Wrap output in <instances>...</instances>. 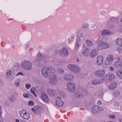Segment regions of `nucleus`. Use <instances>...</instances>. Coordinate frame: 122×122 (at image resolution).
I'll list each match as a JSON object with an SVG mask.
<instances>
[{
  "instance_id": "1",
  "label": "nucleus",
  "mask_w": 122,
  "mask_h": 122,
  "mask_svg": "<svg viewBox=\"0 0 122 122\" xmlns=\"http://www.w3.org/2000/svg\"><path fill=\"white\" fill-rule=\"evenodd\" d=\"M55 68L52 66L49 67L44 66L41 70L42 74L44 78L49 79V77L50 76L51 79L49 83L53 85H55L57 83V78L55 75L51 74L55 73Z\"/></svg>"
},
{
  "instance_id": "2",
  "label": "nucleus",
  "mask_w": 122,
  "mask_h": 122,
  "mask_svg": "<svg viewBox=\"0 0 122 122\" xmlns=\"http://www.w3.org/2000/svg\"><path fill=\"white\" fill-rule=\"evenodd\" d=\"M20 116L23 119L28 120L30 117V113L26 110L23 109L19 112Z\"/></svg>"
},
{
  "instance_id": "3",
  "label": "nucleus",
  "mask_w": 122,
  "mask_h": 122,
  "mask_svg": "<svg viewBox=\"0 0 122 122\" xmlns=\"http://www.w3.org/2000/svg\"><path fill=\"white\" fill-rule=\"evenodd\" d=\"M115 78V76L113 74L109 73L105 75L102 79L104 81H111Z\"/></svg>"
},
{
  "instance_id": "4",
  "label": "nucleus",
  "mask_w": 122,
  "mask_h": 122,
  "mask_svg": "<svg viewBox=\"0 0 122 122\" xmlns=\"http://www.w3.org/2000/svg\"><path fill=\"white\" fill-rule=\"evenodd\" d=\"M22 67L27 70H30L32 68L31 64L29 61H24L21 64Z\"/></svg>"
},
{
  "instance_id": "5",
  "label": "nucleus",
  "mask_w": 122,
  "mask_h": 122,
  "mask_svg": "<svg viewBox=\"0 0 122 122\" xmlns=\"http://www.w3.org/2000/svg\"><path fill=\"white\" fill-rule=\"evenodd\" d=\"M103 110L102 107L98 106H93L92 108V112L93 114L99 113Z\"/></svg>"
},
{
  "instance_id": "6",
  "label": "nucleus",
  "mask_w": 122,
  "mask_h": 122,
  "mask_svg": "<svg viewBox=\"0 0 122 122\" xmlns=\"http://www.w3.org/2000/svg\"><path fill=\"white\" fill-rule=\"evenodd\" d=\"M105 71L104 69H102L97 70L94 73L95 76L99 78H101L104 75Z\"/></svg>"
},
{
  "instance_id": "7",
  "label": "nucleus",
  "mask_w": 122,
  "mask_h": 122,
  "mask_svg": "<svg viewBox=\"0 0 122 122\" xmlns=\"http://www.w3.org/2000/svg\"><path fill=\"white\" fill-rule=\"evenodd\" d=\"M67 86L69 90L71 92H74L75 87L74 83L73 82H68L67 83Z\"/></svg>"
},
{
  "instance_id": "8",
  "label": "nucleus",
  "mask_w": 122,
  "mask_h": 122,
  "mask_svg": "<svg viewBox=\"0 0 122 122\" xmlns=\"http://www.w3.org/2000/svg\"><path fill=\"white\" fill-rule=\"evenodd\" d=\"M114 59V58L112 56L110 55L106 57L105 61L108 65V64H111L112 63Z\"/></svg>"
},
{
  "instance_id": "9",
  "label": "nucleus",
  "mask_w": 122,
  "mask_h": 122,
  "mask_svg": "<svg viewBox=\"0 0 122 122\" xmlns=\"http://www.w3.org/2000/svg\"><path fill=\"white\" fill-rule=\"evenodd\" d=\"M74 77L73 75L68 74L63 76V79L65 81H71L73 79Z\"/></svg>"
},
{
  "instance_id": "10",
  "label": "nucleus",
  "mask_w": 122,
  "mask_h": 122,
  "mask_svg": "<svg viewBox=\"0 0 122 122\" xmlns=\"http://www.w3.org/2000/svg\"><path fill=\"white\" fill-rule=\"evenodd\" d=\"M47 92L50 96H53L56 94V91L54 89L49 88L47 89Z\"/></svg>"
},
{
  "instance_id": "11",
  "label": "nucleus",
  "mask_w": 122,
  "mask_h": 122,
  "mask_svg": "<svg viewBox=\"0 0 122 122\" xmlns=\"http://www.w3.org/2000/svg\"><path fill=\"white\" fill-rule=\"evenodd\" d=\"M41 107L39 106H37L31 109L32 111L36 114H40L41 112Z\"/></svg>"
},
{
  "instance_id": "12",
  "label": "nucleus",
  "mask_w": 122,
  "mask_h": 122,
  "mask_svg": "<svg viewBox=\"0 0 122 122\" xmlns=\"http://www.w3.org/2000/svg\"><path fill=\"white\" fill-rule=\"evenodd\" d=\"M103 60V57L102 55L98 56L97 60V62L98 65H101L102 63Z\"/></svg>"
},
{
  "instance_id": "13",
  "label": "nucleus",
  "mask_w": 122,
  "mask_h": 122,
  "mask_svg": "<svg viewBox=\"0 0 122 122\" xmlns=\"http://www.w3.org/2000/svg\"><path fill=\"white\" fill-rule=\"evenodd\" d=\"M41 99L45 102H48L49 99L47 94L45 93H43L41 95Z\"/></svg>"
},
{
  "instance_id": "14",
  "label": "nucleus",
  "mask_w": 122,
  "mask_h": 122,
  "mask_svg": "<svg viewBox=\"0 0 122 122\" xmlns=\"http://www.w3.org/2000/svg\"><path fill=\"white\" fill-rule=\"evenodd\" d=\"M118 19L117 17H112L110 19L107 23L108 24H109L112 23L117 22L118 21Z\"/></svg>"
},
{
  "instance_id": "15",
  "label": "nucleus",
  "mask_w": 122,
  "mask_h": 122,
  "mask_svg": "<svg viewBox=\"0 0 122 122\" xmlns=\"http://www.w3.org/2000/svg\"><path fill=\"white\" fill-rule=\"evenodd\" d=\"M60 98H57L56 101V104L58 107H61L63 106V102L62 101Z\"/></svg>"
},
{
  "instance_id": "16",
  "label": "nucleus",
  "mask_w": 122,
  "mask_h": 122,
  "mask_svg": "<svg viewBox=\"0 0 122 122\" xmlns=\"http://www.w3.org/2000/svg\"><path fill=\"white\" fill-rule=\"evenodd\" d=\"M98 53V50L97 49H95L92 50L90 54L91 57H93L97 56Z\"/></svg>"
},
{
  "instance_id": "17",
  "label": "nucleus",
  "mask_w": 122,
  "mask_h": 122,
  "mask_svg": "<svg viewBox=\"0 0 122 122\" xmlns=\"http://www.w3.org/2000/svg\"><path fill=\"white\" fill-rule=\"evenodd\" d=\"M102 82V80H99L97 79H95L92 81V83L93 84L96 85L101 83Z\"/></svg>"
},
{
  "instance_id": "18",
  "label": "nucleus",
  "mask_w": 122,
  "mask_h": 122,
  "mask_svg": "<svg viewBox=\"0 0 122 122\" xmlns=\"http://www.w3.org/2000/svg\"><path fill=\"white\" fill-rule=\"evenodd\" d=\"M103 44H102V41H100L98 43L97 49L99 50L104 49V46H103Z\"/></svg>"
},
{
  "instance_id": "19",
  "label": "nucleus",
  "mask_w": 122,
  "mask_h": 122,
  "mask_svg": "<svg viewBox=\"0 0 122 122\" xmlns=\"http://www.w3.org/2000/svg\"><path fill=\"white\" fill-rule=\"evenodd\" d=\"M12 71L11 70H8L7 71L6 73L7 74V79L10 80L12 78V76L11 75Z\"/></svg>"
},
{
  "instance_id": "20",
  "label": "nucleus",
  "mask_w": 122,
  "mask_h": 122,
  "mask_svg": "<svg viewBox=\"0 0 122 122\" xmlns=\"http://www.w3.org/2000/svg\"><path fill=\"white\" fill-rule=\"evenodd\" d=\"M73 70H72V72L75 73H78L80 71V67L77 66L75 65Z\"/></svg>"
},
{
  "instance_id": "21",
  "label": "nucleus",
  "mask_w": 122,
  "mask_h": 122,
  "mask_svg": "<svg viewBox=\"0 0 122 122\" xmlns=\"http://www.w3.org/2000/svg\"><path fill=\"white\" fill-rule=\"evenodd\" d=\"M117 84L115 82H113L109 86L108 88L110 90H114L117 86Z\"/></svg>"
},
{
  "instance_id": "22",
  "label": "nucleus",
  "mask_w": 122,
  "mask_h": 122,
  "mask_svg": "<svg viewBox=\"0 0 122 122\" xmlns=\"http://www.w3.org/2000/svg\"><path fill=\"white\" fill-rule=\"evenodd\" d=\"M62 52L64 56H68V51L66 47H64L62 48Z\"/></svg>"
},
{
  "instance_id": "23",
  "label": "nucleus",
  "mask_w": 122,
  "mask_h": 122,
  "mask_svg": "<svg viewBox=\"0 0 122 122\" xmlns=\"http://www.w3.org/2000/svg\"><path fill=\"white\" fill-rule=\"evenodd\" d=\"M65 97L66 95L63 92H61L59 93L57 98L62 99L65 98Z\"/></svg>"
},
{
  "instance_id": "24",
  "label": "nucleus",
  "mask_w": 122,
  "mask_h": 122,
  "mask_svg": "<svg viewBox=\"0 0 122 122\" xmlns=\"http://www.w3.org/2000/svg\"><path fill=\"white\" fill-rule=\"evenodd\" d=\"M116 75L120 78L122 80V70H119L117 71Z\"/></svg>"
},
{
  "instance_id": "25",
  "label": "nucleus",
  "mask_w": 122,
  "mask_h": 122,
  "mask_svg": "<svg viewBox=\"0 0 122 122\" xmlns=\"http://www.w3.org/2000/svg\"><path fill=\"white\" fill-rule=\"evenodd\" d=\"M101 34L103 36H107L110 34V32L107 30H106L102 31Z\"/></svg>"
},
{
  "instance_id": "26",
  "label": "nucleus",
  "mask_w": 122,
  "mask_h": 122,
  "mask_svg": "<svg viewBox=\"0 0 122 122\" xmlns=\"http://www.w3.org/2000/svg\"><path fill=\"white\" fill-rule=\"evenodd\" d=\"M115 43L117 45L121 46L122 45V39L121 38H118L116 40Z\"/></svg>"
},
{
  "instance_id": "27",
  "label": "nucleus",
  "mask_w": 122,
  "mask_h": 122,
  "mask_svg": "<svg viewBox=\"0 0 122 122\" xmlns=\"http://www.w3.org/2000/svg\"><path fill=\"white\" fill-rule=\"evenodd\" d=\"M122 63V62L121 61H116L113 63V64L115 66L119 67L121 66Z\"/></svg>"
},
{
  "instance_id": "28",
  "label": "nucleus",
  "mask_w": 122,
  "mask_h": 122,
  "mask_svg": "<svg viewBox=\"0 0 122 122\" xmlns=\"http://www.w3.org/2000/svg\"><path fill=\"white\" fill-rule=\"evenodd\" d=\"M75 65L74 64H69L68 66V68L72 72V70H73Z\"/></svg>"
},
{
  "instance_id": "29",
  "label": "nucleus",
  "mask_w": 122,
  "mask_h": 122,
  "mask_svg": "<svg viewBox=\"0 0 122 122\" xmlns=\"http://www.w3.org/2000/svg\"><path fill=\"white\" fill-rule=\"evenodd\" d=\"M102 44H103V46H104V49L108 48L109 47V45L107 43L102 41Z\"/></svg>"
},
{
  "instance_id": "30",
  "label": "nucleus",
  "mask_w": 122,
  "mask_h": 122,
  "mask_svg": "<svg viewBox=\"0 0 122 122\" xmlns=\"http://www.w3.org/2000/svg\"><path fill=\"white\" fill-rule=\"evenodd\" d=\"M90 50L88 48H86L84 50V56H87L89 54Z\"/></svg>"
},
{
  "instance_id": "31",
  "label": "nucleus",
  "mask_w": 122,
  "mask_h": 122,
  "mask_svg": "<svg viewBox=\"0 0 122 122\" xmlns=\"http://www.w3.org/2000/svg\"><path fill=\"white\" fill-rule=\"evenodd\" d=\"M35 87H32L30 90V91L32 93L34 94L35 97H36L37 96V95L35 92Z\"/></svg>"
},
{
  "instance_id": "32",
  "label": "nucleus",
  "mask_w": 122,
  "mask_h": 122,
  "mask_svg": "<svg viewBox=\"0 0 122 122\" xmlns=\"http://www.w3.org/2000/svg\"><path fill=\"white\" fill-rule=\"evenodd\" d=\"M75 96L76 97L80 98L82 97H83V95L81 93L78 92L76 94Z\"/></svg>"
},
{
  "instance_id": "33",
  "label": "nucleus",
  "mask_w": 122,
  "mask_h": 122,
  "mask_svg": "<svg viewBox=\"0 0 122 122\" xmlns=\"http://www.w3.org/2000/svg\"><path fill=\"white\" fill-rule=\"evenodd\" d=\"M113 94L115 96L117 97L120 95V92L118 91H115L113 92Z\"/></svg>"
},
{
  "instance_id": "34",
  "label": "nucleus",
  "mask_w": 122,
  "mask_h": 122,
  "mask_svg": "<svg viewBox=\"0 0 122 122\" xmlns=\"http://www.w3.org/2000/svg\"><path fill=\"white\" fill-rule=\"evenodd\" d=\"M15 97L14 96H10L9 98V100L12 102H14L15 100Z\"/></svg>"
},
{
  "instance_id": "35",
  "label": "nucleus",
  "mask_w": 122,
  "mask_h": 122,
  "mask_svg": "<svg viewBox=\"0 0 122 122\" xmlns=\"http://www.w3.org/2000/svg\"><path fill=\"white\" fill-rule=\"evenodd\" d=\"M86 42L87 45L89 46H92L93 44L92 43L91 41L89 40H86Z\"/></svg>"
},
{
  "instance_id": "36",
  "label": "nucleus",
  "mask_w": 122,
  "mask_h": 122,
  "mask_svg": "<svg viewBox=\"0 0 122 122\" xmlns=\"http://www.w3.org/2000/svg\"><path fill=\"white\" fill-rule=\"evenodd\" d=\"M20 80L19 79H17L15 81V86L17 87L19 86H20Z\"/></svg>"
},
{
  "instance_id": "37",
  "label": "nucleus",
  "mask_w": 122,
  "mask_h": 122,
  "mask_svg": "<svg viewBox=\"0 0 122 122\" xmlns=\"http://www.w3.org/2000/svg\"><path fill=\"white\" fill-rule=\"evenodd\" d=\"M58 72L61 74H63L64 72L63 70L61 68H59L58 70Z\"/></svg>"
},
{
  "instance_id": "38",
  "label": "nucleus",
  "mask_w": 122,
  "mask_h": 122,
  "mask_svg": "<svg viewBox=\"0 0 122 122\" xmlns=\"http://www.w3.org/2000/svg\"><path fill=\"white\" fill-rule=\"evenodd\" d=\"M79 43L78 42H76L75 43V49L77 50L79 47Z\"/></svg>"
},
{
  "instance_id": "39",
  "label": "nucleus",
  "mask_w": 122,
  "mask_h": 122,
  "mask_svg": "<svg viewBox=\"0 0 122 122\" xmlns=\"http://www.w3.org/2000/svg\"><path fill=\"white\" fill-rule=\"evenodd\" d=\"M37 55L38 57L36 58L35 59V61L36 62H37L39 61L40 58V57L41 56V54H39Z\"/></svg>"
},
{
  "instance_id": "40",
  "label": "nucleus",
  "mask_w": 122,
  "mask_h": 122,
  "mask_svg": "<svg viewBox=\"0 0 122 122\" xmlns=\"http://www.w3.org/2000/svg\"><path fill=\"white\" fill-rule=\"evenodd\" d=\"M37 89L38 90V92H41L43 91L42 88L40 86H37Z\"/></svg>"
},
{
  "instance_id": "41",
  "label": "nucleus",
  "mask_w": 122,
  "mask_h": 122,
  "mask_svg": "<svg viewBox=\"0 0 122 122\" xmlns=\"http://www.w3.org/2000/svg\"><path fill=\"white\" fill-rule=\"evenodd\" d=\"M89 24L88 23L85 22L84 23V28H88L89 26Z\"/></svg>"
},
{
  "instance_id": "42",
  "label": "nucleus",
  "mask_w": 122,
  "mask_h": 122,
  "mask_svg": "<svg viewBox=\"0 0 122 122\" xmlns=\"http://www.w3.org/2000/svg\"><path fill=\"white\" fill-rule=\"evenodd\" d=\"M28 104L31 106H33L34 105V103L33 101H29L28 102Z\"/></svg>"
},
{
  "instance_id": "43",
  "label": "nucleus",
  "mask_w": 122,
  "mask_h": 122,
  "mask_svg": "<svg viewBox=\"0 0 122 122\" xmlns=\"http://www.w3.org/2000/svg\"><path fill=\"white\" fill-rule=\"evenodd\" d=\"M29 94L28 93L24 94L23 95L24 97L25 98H29Z\"/></svg>"
},
{
  "instance_id": "44",
  "label": "nucleus",
  "mask_w": 122,
  "mask_h": 122,
  "mask_svg": "<svg viewBox=\"0 0 122 122\" xmlns=\"http://www.w3.org/2000/svg\"><path fill=\"white\" fill-rule=\"evenodd\" d=\"M25 86L27 89H29L31 87V85L30 84H26Z\"/></svg>"
},
{
  "instance_id": "45",
  "label": "nucleus",
  "mask_w": 122,
  "mask_h": 122,
  "mask_svg": "<svg viewBox=\"0 0 122 122\" xmlns=\"http://www.w3.org/2000/svg\"><path fill=\"white\" fill-rule=\"evenodd\" d=\"M109 116L110 118L112 119H113L115 118V115H109Z\"/></svg>"
},
{
  "instance_id": "46",
  "label": "nucleus",
  "mask_w": 122,
  "mask_h": 122,
  "mask_svg": "<svg viewBox=\"0 0 122 122\" xmlns=\"http://www.w3.org/2000/svg\"><path fill=\"white\" fill-rule=\"evenodd\" d=\"M80 36L81 39V41L83 40H84L83 37H84V35L83 33L80 34Z\"/></svg>"
},
{
  "instance_id": "47",
  "label": "nucleus",
  "mask_w": 122,
  "mask_h": 122,
  "mask_svg": "<svg viewBox=\"0 0 122 122\" xmlns=\"http://www.w3.org/2000/svg\"><path fill=\"white\" fill-rule=\"evenodd\" d=\"M4 85V83L0 79V86H3Z\"/></svg>"
},
{
  "instance_id": "48",
  "label": "nucleus",
  "mask_w": 122,
  "mask_h": 122,
  "mask_svg": "<svg viewBox=\"0 0 122 122\" xmlns=\"http://www.w3.org/2000/svg\"><path fill=\"white\" fill-rule=\"evenodd\" d=\"M115 60H117L116 61H121V59L119 58L118 57H115Z\"/></svg>"
},
{
  "instance_id": "49",
  "label": "nucleus",
  "mask_w": 122,
  "mask_h": 122,
  "mask_svg": "<svg viewBox=\"0 0 122 122\" xmlns=\"http://www.w3.org/2000/svg\"><path fill=\"white\" fill-rule=\"evenodd\" d=\"M81 40V39L79 36H77L76 38V40L77 41H80Z\"/></svg>"
},
{
  "instance_id": "50",
  "label": "nucleus",
  "mask_w": 122,
  "mask_h": 122,
  "mask_svg": "<svg viewBox=\"0 0 122 122\" xmlns=\"http://www.w3.org/2000/svg\"><path fill=\"white\" fill-rule=\"evenodd\" d=\"M109 70L110 71H113L114 70V69L113 67L111 66L109 68Z\"/></svg>"
},
{
  "instance_id": "51",
  "label": "nucleus",
  "mask_w": 122,
  "mask_h": 122,
  "mask_svg": "<svg viewBox=\"0 0 122 122\" xmlns=\"http://www.w3.org/2000/svg\"><path fill=\"white\" fill-rule=\"evenodd\" d=\"M23 75V76L24 75V74H23L21 72H19L18 74H16V76H17L18 75Z\"/></svg>"
},
{
  "instance_id": "52",
  "label": "nucleus",
  "mask_w": 122,
  "mask_h": 122,
  "mask_svg": "<svg viewBox=\"0 0 122 122\" xmlns=\"http://www.w3.org/2000/svg\"><path fill=\"white\" fill-rule=\"evenodd\" d=\"M118 104L117 102H115L114 103V106L115 107H117L118 106Z\"/></svg>"
},
{
  "instance_id": "53",
  "label": "nucleus",
  "mask_w": 122,
  "mask_h": 122,
  "mask_svg": "<svg viewBox=\"0 0 122 122\" xmlns=\"http://www.w3.org/2000/svg\"><path fill=\"white\" fill-rule=\"evenodd\" d=\"M97 104L98 105H100L102 104V102L101 101L99 100L97 101Z\"/></svg>"
},
{
  "instance_id": "54",
  "label": "nucleus",
  "mask_w": 122,
  "mask_h": 122,
  "mask_svg": "<svg viewBox=\"0 0 122 122\" xmlns=\"http://www.w3.org/2000/svg\"><path fill=\"white\" fill-rule=\"evenodd\" d=\"M118 31L120 32H122V26L119 29Z\"/></svg>"
},
{
  "instance_id": "55",
  "label": "nucleus",
  "mask_w": 122,
  "mask_h": 122,
  "mask_svg": "<svg viewBox=\"0 0 122 122\" xmlns=\"http://www.w3.org/2000/svg\"><path fill=\"white\" fill-rule=\"evenodd\" d=\"M2 113V110L1 107L0 106V116L1 115V114Z\"/></svg>"
},
{
  "instance_id": "56",
  "label": "nucleus",
  "mask_w": 122,
  "mask_h": 122,
  "mask_svg": "<svg viewBox=\"0 0 122 122\" xmlns=\"http://www.w3.org/2000/svg\"><path fill=\"white\" fill-rule=\"evenodd\" d=\"M103 96V94H100L99 97L101 98Z\"/></svg>"
},
{
  "instance_id": "57",
  "label": "nucleus",
  "mask_w": 122,
  "mask_h": 122,
  "mask_svg": "<svg viewBox=\"0 0 122 122\" xmlns=\"http://www.w3.org/2000/svg\"><path fill=\"white\" fill-rule=\"evenodd\" d=\"M118 120L120 122H122V118L119 119Z\"/></svg>"
},
{
  "instance_id": "58",
  "label": "nucleus",
  "mask_w": 122,
  "mask_h": 122,
  "mask_svg": "<svg viewBox=\"0 0 122 122\" xmlns=\"http://www.w3.org/2000/svg\"><path fill=\"white\" fill-rule=\"evenodd\" d=\"M15 122H19V121L18 119H16L15 120Z\"/></svg>"
},
{
  "instance_id": "59",
  "label": "nucleus",
  "mask_w": 122,
  "mask_h": 122,
  "mask_svg": "<svg viewBox=\"0 0 122 122\" xmlns=\"http://www.w3.org/2000/svg\"><path fill=\"white\" fill-rule=\"evenodd\" d=\"M1 115L0 116V122L2 121V120L1 119Z\"/></svg>"
},
{
  "instance_id": "60",
  "label": "nucleus",
  "mask_w": 122,
  "mask_h": 122,
  "mask_svg": "<svg viewBox=\"0 0 122 122\" xmlns=\"http://www.w3.org/2000/svg\"><path fill=\"white\" fill-rule=\"evenodd\" d=\"M25 46L27 48H28L29 47V45H27L26 46Z\"/></svg>"
},
{
  "instance_id": "61",
  "label": "nucleus",
  "mask_w": 122,
  "mask_h": 122,
  "mask_svg": "<svg viewBox=\"0 0 122 122\" xmlns=\"http://www.w3.org/2000/svg\"><path fill=\"white\" fill-rule=\"evenodd\" d=\"M121 21L122 22V18L121 19Z\"/></svg>"
},
{
  "instance_id": "62",
  "label": "nucleus",
  "mask_w": 122,
  "mask_h": 122,
  "mask_svg": "<svg viewBox=\"0 0 122 122\" xmlns=\"http://www.w3.org/2000/svg\"><path fill=\"white\" fill-rule=\"evenodd\" d=\"M13 48H14L15 47V46H13Z\"/></svg>"
},
{
  "instance_id": "63",
  "label": "nucleus",
  "mask_w": 122,
  "mask_h": 122,
  "mask_svg": "<svg viewBox=\"0 0 122 122\" xmlns=\"http://www.w3.org/2000/svg\"><path fill=\"white\" fill-rule=\"evenodd\" d=\"M77 62H79V60L78 59H77Z\"/></svg>"
},
{
  "instance_id": "64",
  "label": "nucleus",
  "mask_w": 122,
  "mask_h": 122,
  "mask_svg": "<svg viewBox=\"0 0 122 122\" xmlns=\"http://www.w3.org/2000/svg\"><path fill=\"white\" fill-rule=\"evenodd\" d=\"M25 122V121H23L22 122Z\"/></svg>"
}]
</instances>
